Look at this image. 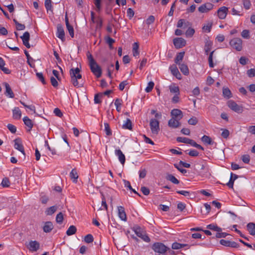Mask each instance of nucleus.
<instances>
[{
  "mask_svg": "<svg viewBox=\"0 0 255 255\" xmlns=\"http://www.w3.org/2000/svg\"><path fill=\"white\" fill-rule=\"evenodd\" d=\"M188 123L189 125L194 126L197 124L198 120L196 117H193L188 120Z\"/></svg>",
  "mask_w": 255,
  "mask_h": 255,
  "instance_id": "nucleus-51",
  "label": "nucleus"
},
{
  "mask_svg": "<svg viewBox=\"0 0 255 255\" xmlns=\"http://www.w3.org/2000/svg\"><path fill=\"white\" fill-rule=\"evenodd\" d=\"M170 92L172 93H175L176 94H179V88L178 86H169Z\"/></svg>",
  "mask_w": 255,
  "mask_h": 255,
  "instance_id": "nucleus-42",
  "label": "nucleus"
},
{
  "mask_svg": "<svg viewBox=\"0 0 255 255\" xmlns=\"http://www.w3.org/2000/svg\"><path fill=\"white\" fill-rule=\"evenodd\" d=\"M66 27L71 37L72 38L74 37V31L73 27L71 24H69L68 25H66Z\"/></svg>",
  "mask_w": 255,
  "mask_h": 255,
  "instance_id": "nucleus-49",
  "label": "nucleus"
},
{
  "mask_svg": "<svg viewBox=\"0 0 255 255\" xmlns=\"http://www.w3.org/2000/svg\"><path fill=\"white\" fill-rule=\"evenodd\" d=\"M188 154L191 156H193V157H196V156H198L199 155V152L197 151L196 150H195V149H193V150H190L188 153Z\"/></svg>",
  "mask_w": 255,
  "mask_h": 255,
  "instance_id": "nucleus-64",
  "label": "nucleus"
},
{
  "mask_svg": "<svg viewBox=\"0 0 255 255\" xmlns=\"http://www.w3.org/2000/svg\"><path fill=\"white\" fill-rule=\"evenodd\" d=\"M51 2V0H45L44 5L47 11L50 10L52 11V6Z\"/></svg>",
  "mask_w": 255,
  "mask_h": 255,
  "instance_id": "nucleus-38",
  "label": "nucleus"
},
{
  "mask_svg": "<svg viewBox=\"0 0 255 255\" xmlns=\"http://www.w3.org/2000/svg\"><path fill=\"white\" fill-rule=\"evenodd\" d=\"M105 126V131L106 132V134L108 136H110L112 134V130L110 128V125L107 123H104Z\"/></svg>",
  "mask_w": 255,
  "mask_h": 255,
  "instance_id": "nucleus-37",
  "label": "nucleus"
},
{
  "mask_svg": "<svg viewBox=\"0 0 255 255\" xmlns=\"http://www.w3.org/2000/svg\"><path fill=\"white\" fill-rule=\"evenodd\" d=\"M228 9L226 6H222L217 11L218 16L221 19H225L227 16Z\"/></svg>",
  "mask_w": 255,
  "mask_h": 255,
  "instance_id": "nucleus-10",
  "label": "nucleus"
},
{
  "mask_svg": "<svg viewBox=\"0 0 255 255\" xmlns=\"http://www.w3.org/2000/svg\"><path fill=\"white\" fill-rule=\"evenodd\" d=\"M238 176L236 174H233L232 172L231 173V177L230 180L228 183L226 184V185L230 188H233L234 186V183L236 179H237L238 178Z\"/></svg>",
  "mask_w": 255,
  "mask_h": 255,
  "instance_id": "nucleus-22",
  "label": "nucleus"
},
{
  "mask_svg": "<svg viewBox=\"0 0 255 255\" xmlns=\"http://www.w3.org/2000/svg\"><path fill=\"white\" fill-rule=\"evenodd\" d=\"M3 84L5 86V95L6 96L9 97V98H14V94L13 92H12L9 85L6 82H4L3 83Z\"/></svg>",
  "mask_w": 255,
  "mask_h": 255,
  "instance_id": "nucleus-15",
  "label": "nucleus"
},
{
  "mask_svg": "<svg viewBox=\"0 0 255 255\" xmlns=\"http://www.w3.org/2000/svg\"><path fill=\"white\" fill-rule=\"evenodd\" d=\"M228 107L233 111L238 113L241 114L243 112V107L238 105L235 102L233 101H230L228 103Z\"/></svg>",
  "mask_w": 255,
  "mask_h": 255,
  "instance_id": "nucleus-5",
  "label": "nucleus"
},
{
  "mask_svg": "<svg viewBox=\"0 0 255 255\" xmlns=\"http://www.w3.org/2000/svg\"><path fill=\"white\" fill-rule=\"evenodd\" d=\"M179 69L181 72L185 75H187L189 74V69L188 66L185 64H179Z\"/></svg>",
  "mask_w": 255,
  "mask_h": 255,
  "instance_id": "nucleus-29",
  "label": "nucleus"
},
{
  "mask_svg": "<svg viewBox=\"0 0 255 255\" xmlns=\"http://www.w3.org/2000/svg\"><path fill=\"white\" fill-rule=\"evenodd\" d=\"M12 117L14 119H20L21 117V112L19 108L15 107L12 110Z\"/></svg>",
  "mask_w": 255,
  "mask_h": 255,
  "instance_id": "nucleus-24",
  "label": "nucleus"
},
{
  "mask_svg": "<svg viewBox=\"0 0 255 255\" xmlns=\"http://www.w3.org/2000/svg\"><path fill=\"white\" fill-rule=\"evenodd\" d=\"M247 75L250 77H253L255 76V69L252 68L247 71Z\"/></svg>",
  "mask_w": 255,
  "mask_h": 255,
  "instance_id": "nucleus-59",
  "label": "nucleus"
},
{
  "mask_svg": "<svg viewBox=\"0 0 255 255\" xmlns=\"http://www.w3.org/2000/svg\"><path fill=\"white\" fill-rule=\"evenodd\" d=\"M123 100L121 99L117 98L115 100V105L116 106V110L118 112L121 111V106L122 105Z\"/></svg>",
  "mask_w": 255,
  "mask_h": 255,
  "instance_id": "nucleus-36",
  "label": "nucleus"
},
{
  "mask_svg": "<svg viewBox=\"0 0 255 255\" xmlns=\"http://www.w3.org/2000/svg\"><path fill=\"white\" fill-rule=\"evenodd\" d=\"M184 54V52H179L177 54L176 57L174 59V62L176 64H180L179 62L183 60Z\"/></svg>",
  "mask_w": 255,
  "mask_h": 255,
  "instance_id": "nucleus-30",
  "label": "nucleus"
},
{
  "mask_svg": "<svg viewBox=\"0 0 255 255\" xmlns=\"http://www.w3.org/2000/svg\"><path fill=\"white\" fill-rule=\"evenodd\" d=\"M170 69L173 75H175V74H177L179 72L178 68L175 65L171 66L170 67Z\"/></svg>",
  "mask_w": 255,
  "mask_h": 255,
  "instance_id": "nucleus-56",
  "label": "nucleus"
},
{
  "mask_svg": "<svg viewBox=\"0 0 255 255\" xmlns=\"http://www.w3.org/2000/svg\"><path fill=\"white\" fill-rule=\"evenodd\" d=\"M165 178L166 180L171 181L175 184H178L179 183V181L172 174H167Z\"/></svg>",
  "mask_w": 255,
  "mask_h": 255,
  "instance_id": "nucleus-28",
  "label": "nucleus"
},
{
  "mask_svg": "<svg viewBox=\"0 0 255 255\" xmlns=\"http://www.w3.org/2000/svg\"><path fill=\"white\" fill-rule=\"evenodd\" d=\"M152 249L155 252L160 254H164L169 248L161 243H155L152 246Z\"/></svg>",
  "mask_w": 255,
  "mask_h": 255,
  "instance_id": "nucleus-3",
  "label": "nucleus"
},
{
  "mask_svg": "<svg viewBox=\"0 0 255 255\" xmlns=\"http://www.w3.org/2000/svg\"><path fill=\"white\" fill-rule=\"evenodd\" d=\"M20 38L22 40L23 44L25 45L27 48H29L30 47V45L29 43V41L30 39V34L28 31L25 32L23 35L20 37Z\"/></svg>",
  "mask_w": 255,
  "mask_h": 255,
  "instance_id": "nucleus-13",
  "label": "nucleus"
},
{
  "mask_svg": "<svg viewBox=\"0 0 255 255\" xmlns=\"http://www.w3.org/2000/svg\"><path fill=\"white\" fill-rule=\"evenodd\" d=\"M94 4L96 6V10L99 11L101 8V0H94Z\"/></svg>",
  "mask_w": 255,
  "mask_h": 255,
  "instance_id": "nucleus-57",
  "label": "nucleus"
},
{
  "mask_svg": "<svg viewBox=\"0 0 255 255\" xmlns=\"http://www.w3.org/2000/svg\"><path fill=\"white\" fill-rule=\"evenodd\" d=\"M118 215L119 218L123 221L127 220V215L125 211V208L123 206L118 207Z\"/></svg>",
  "mask_w": 255,
  "mask_h": 255,
  "instance_id": "nucleus-17",
  "label": "nucleus"
},
{
  "mask_svg": "<svg viewBox=\"0 0 255 255\" xmlns=\"http://www.w3.org/2000/svg\"><path fill=\"white\" fill-rule=\"evenodd\" d=\"M154 85V84L153 82H152V81L149 82L148 83V85H147V87L145 88V91L147 93H149V92H151L153 88Z\"/></svg>",
  "mask_w": 255,
  "mask_h": 255,
  "instance_id": "nucleus-50",
  "label": "nucleus"
},
{
  "mask_svg": "<svg viewBox=\"0 0 255 255\" xmlns=\"http://www.w3.org/2000/svg\"><path fill=\"white\" fill-rule=\"evenodd\" d=\"M213 42L209 39H206L205 44L204 46V50L205 53L206 55H208L209 52L211 50L212 46H213Z\"/></svg>",
  "mask_w": 255,
  "mask_h": 255,
  "instance_id": "nucleus-19",
  "label": "nucleus"
},
{
  "mask_svg": "<svg viewBox=\"0 0 255 255\" xmlns=\"http://www.w3.org/2000/svg\"><path fill=\"white\" fill-rule=\"evenodd\" d=\"M10 184V182L7 178H4L2 179L1 185L3 187H8Z\"/></svg>",
  "mask_w": 255,
  "mask_h": 255,
  "instance_id": "nucleus-48",
  "label": "nucleus"
},
{
  "mask_svg": "<svg viewBox=\"0 0 255 255\" xmlns=\"http://www.w3.org/2000/svg\"><path fill=\"white\" fill-rule=\"evenodd\" d=\"M214 52H215V50L212 51L210 53L209 58H208L209 66L211 68H213L214 66L213 62V53Z\"/></svg>",
  "mask_w": 255,
  "mask_h": 255,
  "instance_id": "nucleus-46",
  "label": "nucleus"
},
{
  "mask_svg": "<svg viewBox=\"0 0 255 255\" xmlns=\"http://www.w3.org/2000/svg\"><path fill=\"white\" fill-rule=\"evenodd\" d=\"M149 125L152 132L154 134H157L159 131V122L155 119H152L150 121Z\"/></svg>",
  "mask_w": 255,
  "mask_h": 255,
  "instance_id": "nucleus-6",
  "label": "nucleus"
},
{
  "mask_svg": "<svg viewBox=\"0 0 255 255\" xmlns=\"http://www.w3.org/2000/svg\"><path fill=\"white\" fill-rule=\"evenodd\" d=\"M70 177L71 179H73V182L77 183L79 176L75 168L73 169L70 173Z\"/></svg>",
  "mask_w": 255,
  "mask_h": 255,
  "instance_id": "nucleus-27",
  "label": "nucleus"
},
{
  "mask_svg": "<svg viewBox=\"0 0 255 255\" xmlns=\"http://www.w3.org/2000/svg\"><path fill=\"white\" fill-rule=\"evenodd\" d=\"M115 154L118 157L119 160L124 165L125 163L126 158L125 155L120 149L115 150Z\"/></svg>",
  "mask_w": 255,
  "mask_h": 255,
  "instance_id": "nucleus-18",
  "label": "nucleus"
},
{
  "mask_svg": "<svg viewBox=\"0 0 255 255\" xmlns=\"http://www.w3.org/2000/svg\"><path fill=\"white\" fill-rule=\"evenodd\" d=\"M128 84L127 80L122 82L119 85V89L121 91H123L126 86Z\"/></svg>",
  "mask_w": 255,
  "mask_h": 255,
  "instance_id": "nucleus-61",
  "label": "nucleus"
},
{
  "mask_svg": "<svg viewBox=\"0 0 255 255\" xmlns=\"http://www.w3.org/2000/svg\"><path fill=\"white\" fill-rule=\"evenodd\" d=\"M176 192L178 194L182 195L185 197H190V193L189 191H184V190H179L177 191Z\"/></svg>",
  "mask_w": 255,
  "mask_h": 255,
  "instance_id": "nucleus-58",
  "label": "nucleus"
},
{
  "mask_svg": "<svg viewBox=\"0 0 255 255\" xmlns=\"http://www.w3.org/2000/svg\"><path fill=\"white\" fill-rule=\"evenodd\" d=\"M24 54H25V56L26 57V58L27 60V62L28 64L31 67H32L33 66H32V64L30 63V60L33 61V59L30 56L28 51H26V50H24Z\"/></svg>",
  "mask_w": 255,
  "mask_h": 255,
  "instance_id": "nucleus-47",
  "label": "nucleus"
},
{
  "mask_svg": "<svg viewBox=\"0 0 255 255\" xmlns=\"http://www.w3.org/2000/svg\"><path fill=\"white\" fill-rule=\"evenodd\" d=\"M190 138L185 137H178L176 138V140L178 142H182L184 143H188Z\"/></svg>",
  "mask_w": 255,
  "mask_h": 255,
  "instance_id": "nucleus-44",
  "label": "nucleus"
},
{
  "mask_svg": "<svg viewBox=\"0 0 255 255\" xmlns=\"http://www.w3.org/2000/svg\"><path fill=\"white\" fill-rule=\"evenodd\" d=\"M171 115L174 118H178L179 117V120L182 118V112L180 110L174 109L171 111Z\"/></svg>",
  "mask_w": 255,
  "mask_h": 255,
  "instance_id": "nucleus-26",
  "label": "nucleus"
},
{
  "mask_svg": "<svg viewBox=\"0 0 255 255\" xmlns=\"http://www.w3.org/2000/svg\"><path fill=\"white\" fill-rule=\"evenodd\" d=\"M57 210V207L56 206H53L49 208H48L45 211V214L46 215H52L54 214Z\"/></svg>",
  "mask_w": 255,
  "mask_h": 255,
  "instance_id": "nucleus-31",
  "label": "nucleus"
},
{
  "mask_svg": "<svg viewBox=\"0 0 255 255\" xmlns=\"http://www.w3.org/2000/svg\"><path fill=\"white\" fill-rule=\"evenodd\" d=\"M97 22V28L101 29L103 26V19L101 17H98Z\"/></svg>",
  "mask_w": 255,
  "mask_h": 255,
  "instance_id": "nucleus-54",
  "label": "nucleus"
},
{
  "mask_svg": "<svg viewBox=\"0 0 255 255\" xmlns=\"http://www.w3.org/2000/svg\"><path fill=\"white\" fill-rule=\"evenodd\" d=\"M57 36L61 39L62 41H63L65 39V32L62 25L60 24H59L57 26Z\"/></svg>",
  "mask_w": 255,
  "mask_h": 255,
  "instance_id": "nucleus-12",
  "label": "nucleus"
},
{
  "mask_svg": "<svg viewBox=\"0 0 255 255\" xmlns=\"http://www.w3.org/2000/svg\"><path fill=\"white\" fill-rule=\"evenodd\" d=\"M223 94L225 97L228 99L232 97L231 92L228 88H224L223 89Z\"/></svg>",
  "mask_w": 255,
  "mask_h": 255,
  "instance_id": "nucleus-35",
  "label": "nucleus"
},
{
  "mask_svg": "<svg viewBox=\"0 0 255 255\" xmlns=\"http://www.w3.org/2000/svg\"><path fill=\"white\" fill-rule=\"evenodd\" d=\"M84 241L88 244L92 243L94 241L93 236L91 234H88L85 237Z\"/></svg>",
  "mask_w": 255,
  "mask_h": 255,
  "instance_id": "nucleus-43",
  "label": "nucleus"
},
{
  "mask_svg": "<svg viewBox=\"0 0 255 255\" xmlns=\"http://www.w3.org/2000/svg\"><path fill=\"white\" fill-rule=\"evenodd\" d=\"M195 33V30L191 27L188 28L185 32L186 37H191Z\"/></svg>",
  "mask_w": 255,
  "mask_h": 255,
  "instance_id": "nucleus-41",
  "label": "nucleus"
},
{
  "mask_svg": "<svg viewBox=\"0 0 255 255\" xmlns=\"http://www.w3.org/2000/svg\"><path fill=\"white\" fill-rule=\"evenodd\" d=\"M201 140L205 144L212 145L214 143H215V144L216 145V143L214 142V141L212 140V138L208 135H203L201 138Z\"/></svg>",
  "mask_w": 255,
  "mask_h": 255,
  "instance_id": "nucleus-25",
  "label": "nucleus"
},
{
  "mask_svg": "<svg viewBox=\"0 0 255 255\" xmlns=\"http://www.w3.org/2000/svg\"><path fill=\"white\" fill-rule=\"evenodd\" d=\"M23 121L24 124L29 128L28 131H30L33 127L32 121L28 117H24L23 118Z\"/></svg>",
  "mask_w": 255,
  "mask_h": 255,
  "instance_id": "nucleus-21",
  "label": "nucleus"
},
{
  "mask_svg": "<svg viewBox=\"0 0 255 255\" xmlns=\"http://www.w3.org/2000/svg\"><path fill=\"white\" fill-rule=\"evenodd\" d=\"M124 129H128L129 130L132 129V124L130 119H127L126 122L123 125Z\"/></svg>",
  "mask_w": 255,
  "mask_h": 255,
  "instance_id": "nucleus-33",
  "label": "nucleus"
},
{
  "mask_svg": "<svg viewBox=\"0 0 255 255\" xmlns=\"http://www.w3.org/2000/svg\"><path fill=\"white\" fill-rule=\"evenodd\" d=\"M103 96L102 93H98L95 95L94 97V102L95 104H100L101 103V101L100 100V97Z\"/></svg>",
  "mask_w": 255,
  "mask_h": 255,
  "instance_id": "nucleus-45",
  "label": "nucleus"
},
{
  "mask_svg": "<svg viewBox=\"0 0 255 255\" xmlns=\"http://www.w3.org/2000/svg\"><path fill=\"white\" fill-rule=\"evenodd\" d=\"M87 55L91 72L97 78L100 77L102 73L101 67L97 64L92 55L89 52H88Z\"/></svg>",
  "mask_w": 255,
  "mask_h": 255,
  "instance_id": "nucleus-1",
  "label": "nucleus"
},
{
  "mask_svg": "<svg viewBox=\"0 0 255 255\" xmlns=\"http://www.w3.org/2000/svg\"><path fill=\"white\" fill-rule=\"evenodd\" d=\"M77 229L75 226L71 225L69 227L66 231V234L68 236H71L76 233Z\"/></svg>",
  "mask_w": 255,
  "mask_h": 255,
  "instance_id": "nucleus-32",
  "label": "nucleus"
},
{
  "mask_svg": "<svg viewBox=\"0 0 255 255\" xmlns=\"http://www.w3.org/2000/svg\"><path fill=\"white\" fill-rule=\"evenodd\" d=\"M80 69L79 68H72L70 70L71 82L74 86L77 87H83L84 83L79 82L78 80L82 79V75L80 74Z\"/></svg>",
  "mask_w": 255,
  "mask_h": 255,
  "instance_id": "nucleus-2",
  "label": "nucleus"
},
{
  "mask_svg": "<svg viewBox=\"0 0 255 255\" xmlns=\"http://www.w3.org/2000/svg\"><path fill=\"white\" fill-rule=\"evenodd\" d=\"M132 230L133 231L135 234L138 237L140 238L141 236L145 233V231L144 230L141 228L140 226L135 225L132 228Z\"/></svg>",
  "mask_w": 255,
  "mask_h": 255,
  "instance_id": "nucleus-14",
  "label": "nucleus"
},
{
  "mask_svg": "<svg viewBox=\"0 0 255 255\" xmlns=\"http://www.w3.org/2000/svg\"><path fill=\"white\" fill-rule=\"evenodd\" d=\"M243 4L246 9H249L251 5L250 0H243Z\"/></svg>",
  "mask_w": 255,
  "mask_h": 255,
  "instance_id": "nucleus-62",
  "label": "nucleus"
},
{
  "mask_svg": "<svg viewBox=\"0 0 255 255\" xmlns=\"http://www.w3.org/2000/svg\"><path fill=\"white\" fill-rule=\"evenodd\" d=\"M36 75L37 78L42 82V83L43 84L45 85L46 84V82L45 80V79H44V77L43 76L42 73L37 72L36 73Z\"/></svg>",
  "mask_w": 255,
  "mask_h": 255,
  "instance_id": "nucleus-40",
  "label": "nucleus"
},
{
  "mask_svg": "<svg viewBox=\"0 0 255 255\" xmlns=\"http://www.w3.org/2000/svg\"><path fill=\"white\" fill-rule=\"evenodd\" d=\"M242 36L246 39H249L250 37L249 35V30H244L241 33Z\"/></svg>",
  "mask_w": 255,
  "mask_h": 255,
  "instance_id": "nucleus-60",
  "label": "nucleus"
},
{
  "mask_svg": "<svg viewBox=\"0 0 255 255\" xmlns=\"http://www.w3.org/2000/svg\"><path fill=\"white\" fill-rule=\"evenodd\" d=\"M134 14V12L131 8H128L127 9V15L129 19H131Z\"/></svg>",
  "mask_w": 255,
  "mask_h": 255,
  "instance_id": "nucleus-55",
  "label": "nucleus"
},
{
  "mask_svg": "<svg viewBox=\"0 0 255 255\" xmlns=\"http://www.w3.org/2000/svg\"><path fill=\"white\" fill-rule=\"evenodd\" d=\"M213 4L210 2H207L202 4L198 7V10L201 13H206L213 8Z\"/></svg>",
  "mask_w": 255,
  "mask_h": 255,
  "instance_id": "nucleus-8",
  "label": "nucleus"
},
{
  "mask_svg": "<svg viewBox=\"0 0 255 255\" xmlns=\"http://www.w3.org/2000/svg\"><path fill=\"white\" fill-rule=\"evenodd\" d=\"M207 228L216 232H222V230L221 228L218 227L217 225L211 224L207 226Z\"/></svg>",
  "mask_w": 255,
  "mask_h": 255,
  "instance_id": "nucleus-34",
  "label": "nucleus"
},
{
  "mask_svg": "<svg viewBox=\"0 0 255 255\" xmlns=\"http://www.w3.org/2000/svg\"><path fill=\"white\" fill-rule=\"evenodd\" d=\"M140 190L142 192V193L146 196H147L150 193V190L149 189L145 186H142L140 188Z\"/></svg>",
  "mask_w": 255,
  "mask_h": 255,
  "instance_id": "nucleus-52",
  "label": "nucleus"
},
{
  "mask_svg": "<svg viewBox=\"0 0 255 255\" xmlns=\"http://www.w3.org/2000/svg\"><path fill=\"white\" fill-rule=\"evenodd\" d=\"M173 44L176 49H179L185 46L186 40L182 37H177L173 39Z\"/></svg>",
  "mask_w": 255,
  "mask_h": 255,
  "instance_id": "nucleus-7",
  "label": "nucleus"
},
{
  "mask_svg": "<svg viewBox=\"0 0 255 255\" xmlns=\"http://www.w3.org/2000/svg\"><path fill=\"white\" fill-rule=\"evenodd\" d=\"M242 40L240 38H234L230 41L231 46L238 51L242 50Z\"/></svg>",
  "mask_w": 255,
  "mask_h": 255,
  "instance_id": "nucleus-4",
  "label": "nucleus"
},
{
  "mask_svg": "<svg viewBox=\"0 0 255 255\" xmlns=\"http://www.w3.org/2000/svg\"><path fill=\"white\" fill-rule=\"evenodd\" d=\"M247 229L250 234L252 236L255 235V223H249L247 225Z\"/></svg>",
  "mask_w": 255,
  "mask_h": 255,
  "instance_id": "nucleus-23",
  "label": "nucleus"
},
{
  "mask_svg": "<svg viewBox=\"0 0 255 255\" xmlns=\"http://www.w3.org/2000/svg\"><path fill=\"white\" fill-rule=\"evenodd\" d=\"M180 123L176 120L173 117L169 120L168 125L172 128H177L180 126Z\"/></svg>",
  "mask_w": 255,
  "mask_h": 255,
  "instance_id": "nucleus-20",
  "label": "nucleus"
},
{
  "mask_svg": "<svg viewBox=\"0 0 255 255\" xmlns=\"http://www.w3.org/2000/svg\"><path fill=\"white\" fill-rule=\"evenodd\" d=\"M54 113L56 116L59 118H61L63 116L62 113L61 112V110L58 108H56L54 109Z\"/></svg>",
  "mask_w": 255,
  "mask_h": 255,
  "instance_id": "nucleus-63",
  "label": "nucleus"
},
{
  "mask_svg": "<svg viewBox=\"0 0 255 255\" xmlns=\"http://www.w3.org/2000/svg\"><path fill=\"white\" fill-rule=\"evenodd\" d=\"M53 225L50 221L45 222L43 227V232L46 233H50L53 229Z\"/></svg>",
  "mask_w": 255,
  "mask_h": 255,
  "instance_id": "nucleus-16",
  "label": "nucleus"
},
{
  "mask_svg": "<svg viewBox=\"0 0 255 255\" xmlns=\"http://www.w3.org/2000/svg\"><path fill=\"white\" fill-rule=\"evenodd\" d=\"M14 147L20 151L24 155H25V152L23 145L22 144L20 138H17L14 140Z\"/></svg>",
  "mask_w": 255,
  "mask_h": 255,
  "instance_id": "nucleus-11",
  "label": "nucleus"
},
{
  "mask_svg": "<svg viewBox=\"0 0 255 255\" xmlns=\"http://www.w3.org/2000/svg\"><path fill=\"white\" fill-rule=\"evenodd\" d=\"M26 246L29 251L36 252L39 249L40 244L36 241H31Z\"/></svg>",
  "mask_w": 255,
  "mask_h": 255,
  "instance_id": "nucleus-9",
  "label": "nucleus"
},
{
  "mask_svg": "<svg viewBox=\"0 0 255 255\" xmlns=\"http://www.w3.org/2000/svg\"><path fill=\"white\" fill-rule=\"evenodd\" d=\"M7 128L12 133H14L16 131V127L12 124H8L7 126Z\"/></svg>",
  "mask_w": 255,
  "mask_h": 255,
  "instance_id": "nucleus-53",
  "label": "nucleus"
},
{
  "mask_svg": "<svg viewBox=\"0 0 255 255\" xmlns=\"http://www.w3.org/2000/svg\"><path fill=\"white\" fill-rule=\"evenodd\" d=\"M64 219L63 214L62 212L59 213L56 217V221L59 224H61L63 223Z\"/></svg>",
  "mask_w": 255,
  "mask_h": 255,
  "instance_id": "nucleus-39",
  "label": "nucleus"
}]
</instances>
